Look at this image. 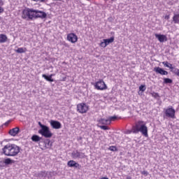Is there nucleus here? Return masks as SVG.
Listing matches in <instances>:
<instances>
[{
    "label": "nucleus",
    "mask_w": 179,
    "mask_h": 179,
    "mask_svg": "<svg viewBox=\"0 0 179 179\" xmlns=\"http://www.w3.org/2000/svg\"><path fill=\"white\" fill-rule=\"evenodd\" d=\"M20 152V147L15 144L8 143L2 148V153L5 156L15 157L17 156Z\"/></svg>",
    "instance_id": "nucleus-1"
},
{
    "label": "nucleus",
    "mask_w": 179,
    "mask_h": 179,
    "mask_svg": "<svg viewBox=\"0 0 179 179\" xmlns=\"http://www.w3.org/2000/svg\"><path fill=\"white\" fill-rule=\"evenodd\" d=\"M141 132L143 136L148 138L149 134H148V127L146 122L139 120L136 122L135 125L133 126V134H139Z\"/></svg>",
    "instance_id": "nucleus-2"
},
{
    "label": "nucleus",
    "mask_w": 179,
    "mask_h": 179,
    "mask_svg": "<svg viewBox=\"0 0 179 179\" xmlns=\"http://www.w3.org/2000/svg\"><path fill=\"white\" fill-rule=\"evenodd\" d=\"M38 124L41 128V129L38 130V134L44 136V138H51L52 136V134L48 126L41 124V122H38Z\"/></svg>",
    "instance_id": "nucleus-3"
},
{
    "label": "nucleus",
    "mask_w": 179,
    "mask_h": 179,
    "mask_svg": "<svg viewBox=\"0 0 179 179\" xmlns=\"http://www.w3.org/2000/svg\"><path fill=\"white\" fill-rule=\"evenodd\" d=\"M22 19L33 20L34 19V9L26 8L22 12Z\"/></svg>",
    "instance_id": "nucleus-4"
},
{
    "label": "nucleus",
    "mask_w": 179,
    "mask_h": 179,
    "mask_svg": "<svg viewBox=\"0 0 179 179\" xmlns=\"http://www.w3.org/2000/svg\"><path fill=\"white\" fill-rule=\"evenodd\" d=\"M165 117L167 118H176V109L169 106L167 108L164 109Z\"/></svg>",
    "instance_id": "nucleus-5"
},
{
    "label": "nucleus",
    "mask_w": 179,
    "mask_h": 179,
    "mask_svg": "<svg viewBox=\"0 0 179 179\" xmlns=\"http://www.w3.org/2000/svg\"><path fill=\"white\" fill-rule=\"evenodd\" d=\"M77 111L80 114H85L87 111H89V106L85 103H78L77 105Z\"/></svg>",
    "instance_id": "nucleus-6"
},
{
    "label": "nucleus",
    "mask_w": 179,
    "mask_h": 179,
    "mask_svg": "<svg viewBox=\"0 0 179 179\" xmlns=\"http://www.w3.org/2000/svg\"><path fill=\"white\" fill-rule=\"evenodd\" d=\"M162 64L164 66H166V68H169V69H171V72H173L174 75L179 77V69L174 68L173 64L169 63V62H163Z\"/></svg>",
    "instance_id": "nucleus-7"
},
{
    "label": "nucleus",
    "mask_w": 179,
    "mask_h": 179,
    "mask_svg": "<svg viewBox=\"0 0 179 179\" xmlns=\"http://www.w3.org/2000/svg\"><path fill=\"white\" fill-rule=\"evenodd\" d=\"M94 86L96 90H106L107 89V85L103 80H99L98 82L95 83Z\"/></svg>",
    "instance_id": "nucleus-8"
},
{
    "label": "nucleus",
    "mask_w": 179,
    "mask_h": 179,
    "mask_svg": "<svg viewBox=\"0 0 179 179\" xmlns=\"http://www.w3.org/2000/svg\"><path fill=\"white\" fill-rule=\"evenodd\" d=\"M45 19L47 13L44 11L34 9V19Z\"/></svg>",
    "instance_id": "nucleus-9"
},
{
    "label": "nucleus",
    "mask_w": 179,
    "mask_h": 179,
    "mask_svg": "<svg viewBox=\"0 0 179 179\" xmlns=\"http://www.w3.org/2000/svg\"><path fill=\"white\" fill-rule=\"evenodd\" d=\"M85 153L78 150H75L71 152V157L74 160H76V159H85Z\"/></svg>",
    "instance_id": "nucleus-10"
},
{
    "label": "nucleus",
    "mask_w": 179,
    "mask_h": 179,
    "mask_svg": "<svg viewBox=\"0 0 179 179\" xmlns=\"http://www.w3.org/2000/svg\"><path fill=\"white\" fill-rule=\"evenodd\" d=\"M50 124L53 129H61L62 128V124L57 120H50Z\"/></svg>",
    "instance_id": "nucleus-11"
},
{
    "label": "nucleus",
    "mask_w": 179,
    "mask_h": 179,
    "mask_svg": "<svg viewBox=\"0 0 179 179\" xmlns=\"http://www.w3.org/2000/svg\"><path fill=\"white\" fill-rule=\"evenodd\" d=\"M67 40L68 41H70V43L75 44V43L78 41V36L73 33L69 34L67 35Z\"/></svg>",
    "instance_id": "nucleus-12"
},
{
    "label": "nucleus",
    "mask_w": 179,
    "mask_h": 179,
    "mask_svg": "<svg viewBox=\"0 0 179 179\" xmlns=\"http://www.w3.org/2000/svg\"><path fill=\"white\" fill-rule=\"evenodd\" d=\"M155 36L159 43H164V41H167V36L164 34H155Z\"/></svg>",
    "instance_id": "nucleus-13"
},
{
    "label": "nucleus",
    "mask_w": 179,
    "mask_h": 179,
    "mask_svg": "<svg viewBox=\"0 0 179 179\" xmlns=\"http://www.w3.org/2000/svg\"><path fill=\"white\" fill-rule=\"evenodd\" d=\"M154 71L156 72V73H159V75H164V76L169 75V72L167 71H165L164 69L160 67H155Z\"/></svg>",
    "instance_id": "nucleus-14"
},
{
    "label": "nucleus",
    "mask_w": 179,
    "mask_h": 179,
    "mask_svg": "<svg viewBox=\"0 0 179 179\" xmlns=\"http://www.w3.org/2000/svg\"><path fill=\"white\" fill-rule=\"evenodd\" d=\"M67 166L69 167H75V169H80V164L79 163H77L74 160H70L67 163Z\"/></svg>",
    "instance_id": "nucleus-15"
},
{
    "label": "nucleus",
    "mask_w": 179,
    "mask_h": 179,
    "mask_svg": "<svg viewBox=\"0 0 179 179\" xmlns=\"http://www.w3.org/2000/svg\"><path fill=\"white\" fill-rule=\"evenodd\" d=\"M20 132V129L19 127H15L9 131V134L11 136H16Z\"/></svg>",
    "instance_id": "nucleus-16"
},
{
    "label": "nucleus",
    "mask_w": 179,
    "mask_h": 179,
    "mask_svg": "<svg viewBox=\"0 0 179 179\" xmlns=\"http://www.w3.org/2000/svg\"><path fill=\"white\" fill-rule=\"evenodd\" d=\"M97 121L99 122L98 125H100V124L101 125H110V120H108V119L101 118Z\"/></svg>",
    "instance_id": "nucleus-17"
},
{
    "label": "nucleus",
    "mask_w": 179,
    "mask_h": 179,
    "mask_svg": "<svg viewBox=\"0 0 179 179\" xmlns=\"http://www.w3.org/2000/svg\"><path fill=\"white\" fill-rule=\"evenodd\" d=\"M37 177H38L39 178H43V179L47 178V171H42L38 173Z\"/></svg>",
    "instance_id": "nucleus-18"
},
{
    "label": "nucleus",
    "mask_w": 179,
    "mask_h": 179,
    "mask_svg": "<svg viewBox=\"0 0 179 179\" xmlns=\"http://www.w3.org/2000/svg\"><path fill=\"white\" fill-rule=\"evenodd\" d=\"M172 22L174 24H179V14H174L172 18Z\"/></svg>",
    "instance_id": "nucleus-19"
},
{
    "label": "nucleus",
    "mask_w": 179,
    "mask_h": 179,
    "mask_svg": "<svg viewBox=\"0 0 179 179\" xmlns=\"http://www.w3.org/2000/svg\"><path fill=\"white\" fill-rule=\"evenodd\" d=\"M3 166H8L9 164H13V163H15V161L13 159H11L10 158H7L6 159H4V161H3Z\"/></svg>",
    "instance_id": "nucleus-20"
},
{
    "label": "nucleus",
    "mask_w": 179,
    "mask_h": 179,
    "mask_svg": "<svg viewBox=\"0 0 179 179\" xmlns=\"http://www.w3.org/2000/svg\"><path fill=\"white\" fill-rule=\"evenodd\" d=\"M6 41H8V36H6V35H5L3 34H0V43H6Z\"/></svg>",
    "instance_id": "nucleus-21"
},
{
    "label": "nucleus",
    "mask_w": 179,
    "mask_h": 179,
    "mask_svg": "<svg viewBox=\"0 0 179 179\" xmlns=\"http://www.w3.org/2000/svg\"><path fill=\"white\" fill-rule=\"evenodd\" d=\"M31 139L33 142H40L41 141V137L34 134L31 136Z\"/></svg>",
    "instance_id": "nucleus-22"
},
{
    "label": "nucleus",
    "mask_w": 179,
    "mask_h": 179,
    "mask_svg": "<svg viewBox=\"0 0 179 179\" xmlns=\"http://www.w3.org/2000/svg\"><path fill=\"white\" fill-rule=\"evenodd\" d=\"M103 41H105L106 45H108V44H111V43H114V36H111L110 38L103 39Z\"/></svg>",
    "instance_id": "nucleus-23"
},
{
    "label": "nucleus",
    "mask_w": 179,
    "mask_h": 179,
    "mask_svg": "<svg viewBox=\"0 0 179 179\" xmlns=\"http://www.w3.org/2000/svg\"><path fill=\"white\" fill-rule=\"evenodd\" d=\"M42 78L45 79V80H47L48 82H54V79L51 78V76H47L45 74H43Z\"/></svg>",
    "instance_id": "nucleus-24"
},
{
    "label": "nucleus",
    "mask_w": 179,
    "mask_h": 179,
    "mask_svg": "<svg viewBox=\"0 0 179 179\" xmlns=\"http://www.w3.org/2000/svg\"><path fill=\"white\" fill-rule=\"evenodd\" d=\"M15 52H17V54H23L26 52V48H18L17 50H15Z\"/></svg>",
    "instance_id": "nucleus-25"
},
{
    "label": "nucleus",
    "mask_w": 179,
    "mask_h": 179,
    "mask_svg": "<svg viewBox=\"0 0 179 179\" xmlns=\"http://www.w3.org/2000/svg\"><path fill=\"white\" fill-rule=\"evenodd\" d=\"M163 80H164V83L165 85H169V84L173 83V80H171V78H165Z\"/></svg>",
    "instance_id": "nucleus-26"
},
{
    "label": "nucleus",
    "mask_w": 179,
    "mask_h": 179,
    "mask_svg": "<svg viewBox=\"0 0 179 179\" xmlns=\"http://www.w3.org/2000/svg\"><path fill=\"white\" fill-rule=\"evenodd\" d=\"M97 127L101 129H103V131H108V129H110V127H108L106 124H103V125L97 124Z\"/></svg>",
    "instance_id": "nucleus-27"
},
{
    "label": "nucleus",
    "mask_w": 179,
    "mask_h": 179,
    "mask_svg": "<svg viewBox=\"0 0 179 179\" xmlns=\"http://www.w3.org/2000/svg\"><path fill=\"white\" fill-rule=\"evenodd\" d=\"M118 117L117 115H114V116H110L109 117H108V120H109V124H111L112 121H115V120H117Z\"/></svg>",
    "instance_id": "nucleus-28"
},
{
    "label": "nucleus",
    "mask_w": 179,
    "mask_h": 179,
    "mask_svg": "<svg viewBox=\"0 0 179 179\" xmlns=\"http://www.w3.org/2000/svg\"><path fill=\"white\" fill-rule=\"evenodd\" d=\"M3 5H5L3 0H0V13H3L4 10H3V8H2Z\"/></svg>",
    "instance_id": "nucleus-29"
},
{
    "label": "nucleus",
    "mask_w": 179,
    "mask_h": 179,
    "mask_svg": "<svg viewBox=\"0 0 179 179\" xmlns=\"http://www.w3.org/2000/svg\"><path fill=\"white\" fill-rule=\"evenodd\" d=\"M151 96L154 97V99H159L160 97V95H159V93L152 92L150 93Z\"/></svg>",
    "instance_id": "nucleus-30"
},
{
    "label": "nucleus",
    "mask_w": 179,
    "mask_h": 179,
    "mask_svg": "<svg viewBox=\"0 0 179 179\" xmlns=\"http://www.w3.org/2000/svg\"><path fill=\"white\" fill-rule=\"evenodd\" d=\"M108 150H110L111 152H117L118 149L117 148L116 146L112 145L108 148Z\"/></svg>",
    "instance_id": "nucleus-31"
},
{
    "label": "nucleus",
    "mask_w": 179,
    "mask_h": 179,
    "mask_svg": "<svg viewBox=\"0 0 179 179\" xmlns=\"http://www.w3.org/2000/svg\"><path fill=\"white\" fill-rule=\"evenodd\" d=\"M139 90L140 92H145V90H146V85H141L139 87Z\"/></svg>",
    "instance_id": "nucleus-32"
},
{
    "label": "nucleus",
    "mask_w": 179,
    "mask_h": 179,
    "mask_svg": "<svg viewBox=\"0 0 179 179\" xmlns=\"http://www.w3.org/2000/svg\"><path fill=\"white\" fill-rule=\"evenodd\" d=\"M134 134V127H132L131 130H127L124 134H126L127 135H129L131 134Z\"/></svg>",
    "instance_id": "nucleus-33"
},
{
    "label": "nucleus",
    "mask_w": 179,
    "mask_h": 179,
    "mask_svg": "<svg viewBox=\"0 0 179 179\" xmlns=\"http://www.w3.org/2000/svg\"><path fill=\"white\" fill-rule=\"evenodd\" d=\"M46 177H48V178H51L52 177V172L46 171Z\"/></svg>",
    "instance_id": "nucleus-34"
},
{
    "label": "nucleus",
    "mask_w": 179,
    "mask_h": 179,
    "mask_svg": "<svg viewBox=\"0 0 179 179\" xmlns=\"http://www.w3.org/2000/svg\"><path fill=\"white\" fill-rule=\"evenodd\" d=\"M100 47H103V48H106V41H103V42H101V43H100Z\"/></svg>",
    "instance_id": "nucleus-35"
},
{
    "label": "nucleus",
    "mask_w": 179,
    "mask_h": 179,
    "mask_svg": "<svg viewBox=\"0 0 179 179\" xmlns=\"http://www.w3.org/2000/svg\"><path fill=\"white\" fill-rule=\"evenodd\" d=\"M141 174H143V176H148L149 174V172L147 171H143L141 172Z\"/></svg>",
    "instance_id": "nucleus-36"
},
{
    "label": "nucleus",
    "mask_w": 179,
    "mask_h": 179,
    "mask_svg": "<svg viewBox=\"0 0 179 179\" xmlns=\"http://www.w3.org/2000/svg\"><path fill=\"white\" fill-rule=\"evenodd\" d=\"M1 167H5V165H3V161L0 160V168Z\"/></svg>",
    "instance_id": "nucleus-37"
},
{
    "label": "nucleus",
    "mask_w": 179,
    "mask_h": 179,
    "mask_svg": "<svg viewBox=\"0 0 179 179\" xmlns=\"http://www.w3.org/2000/svg\"><path fill=\"white\" fill-rule=\"evenodd\" d=\"M32 1H34V2H41V3H44V1H43V0H32Z\"/></svg>",
    "instance_id": "nucleus-38"
},
{
    "label": "nucleus",
    "mask_w": 179,
    "mask_h": 179,
    "mask_svg": "<svg viewBox=\"0 0 179 179\" xmlns=\"http://www.w3.org/2000/svg\"><path fill=\"white\" fill-rule=\"evenodd\" d=\"M165 19H166V20H169V19H170V15H166Z\"/></svg>",
    "instance_id": "nucleus-39"
},
{
    "label": "nucleus",
    "mask_w": 179,
    "mask_h": 179,
    "mask_svg": "<svg viewBox=\"0 0 179 179\" xmlns=\"http://www.w3.org/2000/svg\"><path fill=\"white\" fill-rule=\"evenodd\" d=\"M9 122H10V120H8V122H6L5 123V125H9Z\"/></svg>",
    "instance_id": "nucleus-40"
},
{
    "label": "nucleus",
    "mask_w": 179,
    "mask_h": 179,
    "mask_svg": "<svg viewBox=\"0 0 179 179\" xmlns=\"http://www.w3.org/2000/svg\"><path fill=\"white\" fill-rule=\"evenodd\" d=\"M101 179H108L107 177H102Z\"/></svg>",
    "instance_id": "nucleus-41"
},
{
    "label": "nucleus",
    "mask_w": 179,
    "mask_h": 179,
    "mask_svg": "<svg viewBox=\"0 0 179 179\" xmlns=\"http://www.w3.org/2000/svg\"><path fill=\"white\" fill-rule=\"evenodd\" d=\"M43 1L44 3H45V2H48V0H42Z\"/></svg>",
    "instance_id": "nucleus-42"
},
{
    "label": "nucleus",
    "mask_w": 179,
    "mask_h": 179,
    "mask_svg": "<svg viewBox=\"0 0 179 179\" xmlns=\"http://www.w3.org/2000/svg\"><path fill=\"white\" fill-rule=\"evenodd\" d=\"M126 179H132V178H131V176H128Z\"/></svg>",
    "instance_id": "nucleus-43"
},
{
    "label": "nucleus",
    "mask_w": 179,
    "mask_h": 179,
    "mask_svg": "<svg viewBox=\"0 0 179 179\" xmlns=\"http://www.w3.org/2000/svg\"><path fill=\"white\" fill-rule=\"evenodd\" d=\"M50 76H51V78H52V76H54V74H50Z\"/></svg>",
    "instance_id": "nucleus-44"
},
{
    "label": "nucleus",
    "mask_w": 179,
    "mask_h": 179,
    "mask_svg": "<svg viewBox=\"0 0 179 179\" xmlns=\"http://www.w3.org/2000/svg\"><path fill=\"white\" fill-rule=\"evenodd\" d=\"M50 143H51V141H48V145H50Z\"/></svg>",
    "instance_id": "nucleus-45"
},
{
    "label": "nucleus",
    "mask_w": 179,
    "mask_h": 179,
    "mask_svg": "<svg viewBox=\"0 0 179 179\" xmlns=\"http://www.w3.org/2000/svg\"><path fill=\"white\" fill-rule=\"evenodd\" d=\"M53 1H62V0H53Z\"/></svg>",
    "instance_id": "nucleus-46"
},
{
    "label": "nucleus",
    "mask_w": 179,
    "mask_h": 179,
    "mask_svg": "<svg viewBox=\"0 0 179 179\" xmlns=\"http://www.w3.org/2000/svg\"><path fill=\"white\" fill-rule=\"evenodd\" d=\"M79 139H82V137H80Z\"/></svg>",
    "instance_id": "nucleus-47"
},
{
    "label": "nucleus",
    "mask_w": 179,
    "mask_h": 179,
    "mask_svg": "<svg viewBox=\"0 0 179 179\" xmlns=\"http://www.w3.org/2000/svg\"><path fill=\"white\" fill-rule=\"evenodd\" d=\"M105 1H108V0H105Z\"/></svg>",
    "instance_id": "nucleus-48"
}]
</instances>
